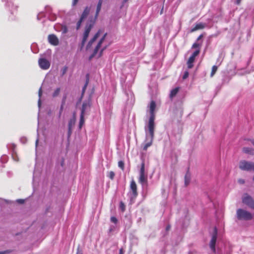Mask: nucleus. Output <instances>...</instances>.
I'll return each mask as SVG.
<instances>
[{
  "label": "nucleus",
  "instance_id": "7c9ffc66",
  "mask_svg": "<svg viewBox=\"0 0 254 254\" xmlns=\"http://www.w3.org/2000/svg\"><path fill=\"white\" fill-rule=\"evenodd\" d=\"M120 207L122 209V211H124L125 210V205L123 202H121L120 204Z\"/></svg>",
  "mask_w": 254,
  "mask_h": 254
},
{
  "label": "nucleus",
  "instance_id": "f257e3e1",
  "mask_svg": "<svg viewBox=\"0 0 254 254\" xmlns=\"http://www.w3.org/2000/svg\"><path fill=\"white\" fill-rule=\"evenodd\" d=\"M154 128L155 127H152L146 126L145 127L146 137L143 146V149L144 150H146L148 147H150L152 144L154 138Z\"/></svg>",
  "mask_w": 254,
  "mask_h": 254
},
{
  "label": "nucleus",
  "instance_id": "4be33fe9",
  "mask_svg": "<svg viewBox=\"0 0 254 254\" xmlns=\"http://www.w3.org/2000/svg\"><path fill=\"white\" fill-rule=\"evenodd\" d=\"M91 8L90 7L87 6L85 8L81 16H88L90 11Z\"/></svg>",
  "mask_w": 254,
  "mask_h": 254
},
{
  "label": "nucleus",
  "instance_id": "a19ab883",
  "mask_svg": "<svg viewBox=\"0 0 254 254\" xmlns=\"http://www.w3.org/2000/svg\"><path fill=\"white\" fill-rule=\"evenodd\" d=\"M198 46H199V45H198V44H197V43H194V44H193V45H192V47H193V48H196V47H198Z\"/></svg>",
  "mask_w": 254,
  "mask_h": 254
},
{
  "label": "nucleus",
  "instance_id": "09e8293b",
  "mask_svg": "<svg viewBox=\"0 0 254 254\" xmlns=\"http://www.w3.org/2000/svg\"><path fill=\"white\" fill-rule=\"evenodd\" d=\"M241 0H237V4H239L240 3Z\"/></svg>",
  "mask_w": 254,
  "mask_h": 254
},
{
  "label": "nucleus",
  "instance_id": "473e14b6",
  "mask_svg": "<svg viewBox=\"0 0 254 254\" xmlns=\"http://www.w3.org/2000/svg\"><path fill=\"white\" fill-rule=\"evenodd\" d=\"M111 221L115 224L117 223L118 222L117 219L115 217H111Z\"/></svg>",
  "mask_w": 254,
  "mask_h": 254
},
{
  "label": "nucleus",
  "instance_id": "f03ea898",
  "mask_svg": "<svg viewBox=\"0 0 254 254\" xmlns=\"http://www.w3.org/2000/svg\"><path fill=\"white\" fill-rule=\"evenodd\" d=\"M96 18V17H95L94 18H89L87 21V23L86 24L85 30L83 33V38L81 42L82 47L84 45L88 37L91 29L95 23Z\"/></svg>",
  "mask_w": 254,
  "mask_h": 254
},
{
  "label": "nucleus",
  "instance_id": "1a4fd4ad",
  "mask_svg": "<svg viewBox=\"0 0 254 254\" xmlns=\"http://www.w3.org/2000/svg\"><path fill=\"white\" fill-rule=\"evenodd\" d=\"M242 201L250 208L254 209V199L251 196L247 194H245L242 198Z\"/></svg>",
  "mask_w": 254,
  "mask_h": 254
},
{
  "label": "nucleus",
  "instance_id": "c756f323",
  "mask_svg": "<svg viewBox=\"0 0 254 254\" xmlns=\"http://www.w3.org/2000/svg\"><path fill=\"white\" fill-rule=\"evenodd\" d=\"M114 176H115V173H114V172L113 171H110L109 173V175H108V177L111 179H113L114 178Z\"/></svg>",
  "mask_w": 254,
  "mask_h": 254
},
{
  "label": "nucleus",
  "instance_id": "20e7f679",
  "mask_svg": "<svg viewBox=\"0 0 254 254\" xmlns=\"http://www.w3.org/2000/svg\"><path fill=\"white\" fill-rule=\"evenodd\" d=\"M236 216L238 219L240 220H250L253 219V215L250 212L243 209H238L237 210L236 212Z\"/></svg>",
  "mask_w": 254,
  "mask_h": 254
},
{
  "label": "nucleus",
  "instance_id": "dca6fc26",
  "mask_svg": "<svg viewBox=\"0 0 254 254\" xmlns=\"http://www.w3.org/2000/svg\"><path fill=\"white\" fill-rule=\"evenodd\" d=\"M206 26V24L205 23H201V22L196 23L195 24V26L190 30V32H194L195 31H196V30H198L199 29H202L204 28Z\"/></svg>",
  "mask_w": 254,
  "mask_h": 254
},
{
  "label": "nucleus",
  "instance_id": "3c124183",
  "mask_svg": "<svg viewBox=\"0 0 254 254\" xmlns=\"http://www.w3.org/2000/svg\"><path fill=\"white\" fill-rule=\"evenodd\" d=\"M166 229H167V230H169V229H170V226H168L167 227V228H166Z\"/></svg>",
  "mask_w": 254,
  "mask_h": 254
},
{
  "label": "nucleus",
  "instance_id": "c85d7f7f",
  "mask_svg": "<svg viewBox=\"0 0 254 254\" xmlns=\"http://www.w3.org/2000/svg\"><path fill=\"white\" fill-rule=\"evenodd\" d=\"M118 166L122 169V170H124V163L122 161H120L118 162Z\"/></svg>",
  "mask_w": 254,
  "mask_h": 254
},
{
  "label": "nucleus",
  "instance_id": "58836bf2",
  "mask_svg": "<svg viewBox=\"0 0 254 254\" xmlns=\"http://www.w3.org/2000/svg\"><path fill=\"white\" fill-rule=\"evenodd\" d=\"M76 254H83L82 252L79 248L77 249Z\"/></svg>",
  "mask_w": 254,
  "mask_h": 254
},
{
  "label": "nucleus",
  "instance_id": "8fccbe9b",
  "mask_svg": "<svg viewBox=\"0 0 254 254\" xmlns=\"http://www.w3.org/2000/svg\"><path fill=\"white\" fill-rule=\"evenodd\" d=\"M127 1L128 0H123V3L127 2Z\"/></svg>",
  "mask_w": 254,
  "mask_h": 254
},
{
  "label": "nucleus",
  "instance_id": "f8f14e48",
  "mask_svg": "<svg viewBox=\"0 0 254 254\" xmlns=\"http://www.w3.org/2000/svg\"><path fill=\"white\" fill-rule=\"evenodd\" d=\"M199 53V50H196L193 52L192 55L189 59L187 62V65L189 68H191L193 67V63L194 62L195 57L198 56Z\"/></svg>",
  "mask_w": 254,
  "mask_h": 254
},
{
  "label": "nucleus",
  "instance_id": "9b49d317",
  "mask_svg": "<svg viewBox=\"0 0 254 254\" xmlns=\"http://www.w3.org/2000/svg\"><path fill=\"white\" fill-rule=\"evenodd\" d=\"M38 64L40 68L43 70L48 69L50 66V62L45 58H40L38 60Z\"/></svg>",
  "mask_w": 254,
  "mask_h": 254
},
{
  "label": "nucleus",
  "instance_id": "2f4dec72",
  "mask_svg": "<svg viewBox=\"0 0 254 254\" xmlns=\"http://www.w3.org/2000/svg\"><path fill=\"white\" fill-rule=\"evenodd\" d=\"M189 72L187 71H185L183 75V79H185L187 78L189 76Z\"/></svg>",
  "mask_w": 254,
  "mask_h": 254
},
{
  "label": "nucleus",
  "instance_id": "ddd939ff",
  "mask_svg": "<svg viewBox=\"0 0 254 254\" xmlns=\"http://www.w3.org/2000/svg\"><path fill=\"white\" fill-rule=\"evenodd\" d=\"M102 32V30H99L98 32L94 36L93 38L88 42L86 47L87 50H88L92 47V45L95 44L96 42L95 41Z\"/></svg>",
  "mask_w": 254,
  "mask_h": 254
},
{
  "label": "nucleus",
  "instance_id": "4c0bfd02",
  "mask_svg": "<svg viewBox=\"0 0 254 254\" xmlns=\"http://www.w3.org/2000/svg\"><path fill=\"white\" fill-rule=\"evenodd\" d=\"M238 182L241 184H243L245 183V181L243 179H239Z\"/></svg>",
  "mask_w": 254,
  "mask_h": 254
},
{
  "label": "nucleus",
  "instance_id": "393cba45",
  "mask_svg": "<svg viewBox=\"0 0 254 254\" xmlns=\"http://www.w3.org/2000/svg\"><path fill=\"white\" fill-rule=\"evenodd\" d=\"M61 31L62 32V34H66L67 32L68 29H67V27L65 25H62Z\"/></svg>",
  "mask_w": 254,
  "mask_h": 254
},
{
  "label": "nucleus",
  "instance_id": "6ab92c4d",
  "mask_svg": "<svg viewBox=\"0 0 254 254\" xmlns=\"http://www.w3.org/2000/svg\"><path fill=\"white\" fill-rule=\"evenodd\" d=\"M243 151L244 153L250 155H254V149L251 147H244Z\"/></svg>",
  "mask_w": 254,
  "mask_h": 254
},
{
  "label": "nucleus",
  "instance_id": "a211bd4d",
  "mask_svg": "<svg viewBox=\"0 0 254 254\" xmlns=\"http://www.w3.org/2000/svg\"><path fill=\"white\" fill-rule=\"evenodd\" d=\"M89 107L90 104L89 102H84L82 104L81 114L84 115V113L86 112V110L88 109Z\"/></svg>",
  "mask_w": 254,
  "mask_h": 254
},
{
  "label": "nucleus",
  "instance_id": "7ed1b4c3",
  "mask_svg": "<svg viewBox=\"0 0 254 254\" xmlns=\"http://www.w3.org/2000/svg\"><path fill=\"white\" fill-rule=\"evenodd\" d=\"M106 36V33L104 34L102 38L100 40V41L96 44L95 48L94 50L93 53L92 55L91 56L90 59L93 58L94 56H96L98 54V52L99 50L100 52L98 56V57H100L102 55L103 52L106 49L107 47V45L102 46H101L105 39Z\"/></svg>",
  "mask_w": 254,
  "mask_h": 254
},
{
  "label": "nucleus",
  "instance_id": "a18cd8bd",
  "mask_svg": "<svg viewBox=\"0 0 254 254\" xmlns=\"http://www.w3.org/2000/svg\"><path fill=\"white\" fill-rule=\"evenodd\" d=\"M87 84H88V81H87L86 84L85 85V86H84V88H83V91H84V90H85V89L86 88V85H87Z\"/></svg>",
  "mask_w": 254,
  "mask_h": 254
},
{
  "label": "nucleus",
  "instance_id": "49530a36",
  "mask_svg": "<svg viewBox=\"0 0 254 254\" xmlns=\"http://www.w3.org/2000/svg\"><path fill=\"white\" fill-rule=\"evenodd\" d=\"M38 142V139H37L36 141V147H37Z\"/></svg>",
  "mask_w": 254,
  "mask_h": 254
},
{
  "label": "nucleus",
  "instance_id": "79ce46f5",
  "mask_svg": "<svg viewBox=\"0 0 254 254\" xmlns=\"http://www.w3.org/2000/svg\"><path fill=\"white\" fill-rule=\"evenodd\" d=\"M63 109V105H62L61 107V109H60V116L61 115V114L62 113Z\"/></svg>",
  "mask_w": 254,
  "mask_h": 254
},
{
  "label": "nucleus",
  "instance_id": "6e6552de",
  "mask_svg": "<svg viewBox=\"0 0 254 254\" xmlns=\"http://www.w3.org/2000/svg\"><path fill=\"white\" fill-rule=\"evenodd\" d=\"M217 237V230L216 227L214 228L213 232L212 234L211 239L209 242V247L211 251L214 253H216L215 244Z\"/></svg>",
  "mask_w": 254,
  "mask_h": 254
},
{
  "label": "nucleus",
  "instance_id": "412c9836",
  "mask_svg": "<svg viewBox=\"0 0 254 254\" xmlns=\"http://www.w3.org/2000/svg\"><path fill=\"white\" fill-rule=\"evenodd\" d=\"M102 2H103V0H99L98 4H97V6L95 16H98V15L99 14V12H100V11L101 10V6H102Z\"/></svg>",
  "mask_w": 254,
  "mask_h": 254
},
{
  "label": "nucleus",
  "instance_id": "bb28decb",
  "mask_svg": "<svg viewBox=\"0 0 254 254\" xmlns=\"http://www.w3.org/2000/svg\"><path fill=\"white\" fill-rule=\"evenodd\" d=\"M217 66H216V65H213L212 67V70H211V74H210V76L211 77H212L215 73V72H216L217 70Z\"/></svg>",
  "mask_w": 254,
  "mask_h": 254
},
{
  "label": "nucleus",
  "instance_id": "423d86ee",
  "mask_svg": "<svg viewBox=\"0 0 254 254\" xmlns=\"http://www.w3.org/2000/svg\"><path fill=\"white\" fill-rule=\"evenodd\" d=\"M156 108V104L155 102L153 101H152L149 105V111L150 114V117L149 119L148 123L147 126L148 127H155V114H154V110Z\"/></svg>",
  "mask_w": 254,
  "mask_h": 254
},
{
  "label": "nucleus",
  "instance_id": "0eeeda50",
  "mask_svg": "<svg viewBox=\"0 0 254 254\" xmlns=\"http://www.w3.org/2000/svg\"><path fill=\"white\" fill-rule=\"evenodd\" d=\"M239 168L244 171H254V163L242 160L239 163Z\"/></svg>",
  "mask_w": 254,
  "mask_h": 254
},
{
  "label": "nucleus",
  "instance_id": "4468645a",
  "mask_svg": "<svg viewBox=\"0 0 254 254\" xmlns=\"http://www.w3.org/2000/svg\"><path fill=\"white\" fill-rule=\"evenodd\" d=\"M48 41L50 44L54 46L58 45L59 44V41L58 37L54 34H51L49 35Z\"/></svg>",
  "mask_w": 254,
  "mask_h": 254
},
{
  "label": "nucleus",
  "instance_id": "37998d69",
  "mask_svg": "<svg viewBox=\"0 0 254 254\" xmlns=\"http://www.w3.org/2000/svg\"><path fill=\"white\" fill-rule=\"evenodd\" d=\"M202 37V35H200V36L197 38V40H200Z\"/></svg>",
  "mask_w": 254,
  "mask_h": 254
},
{
  "label": "nucleus",
  "instance_id": "c9c22d12",
  "mask_svg": "<svg viewBox=\"0 0 254 254\" xmlns=\"http://www.w3.org/2000/svg\"><path fill=\"white\" fill-rule=\"evenodd\" d=\"M5 203L4 200L0 198V206H2L3 204Z\"/></svg>",
  "mask_w": 254,
  "mask_h": 254
},
{
  "label": "nucleus",
  "instance_id": "5701e85b",
  "mask_svg": "<svg viewBox=\"0 0 254 254\" xmlns=\"http://www.w3.org/2000/svg\"><path fill=\"white\" fill-rule=\"evenodd\" d=\"M185 180V185L187 186L189 184L190 180V175L188 173L186 175Z\"/></svg>",
  "mask_w": 254,
  "mask_h": 254
},
{
  "label": "nucleus",
  "instance_id": "39448f33",
  "mask_svg": "<svg viewBox=\"0 0 254 254\" xmlns=\"http://www.w3.org/2000/svg\"><path fill=\"white\" fill-rule=\"evenodd\" d=\"M138 182L143 187L147 184V175L145 172V164L144 162L141 163L139 173Z\"/></svg>",
  "mask_w": 254,
  "mask_h": 254
},
{
  "label": "nucleus",
  "instance_id": "2eb2a0df",
  "mask_svg": "<svg viewBox=\"0 0 254 254\" xmlns=\"http://www.w3.org/2000/svg\"><path fill=\"white\" fill-rule=\"evenodd\" d=\"M95 17H80V19L76 23V29H78L81 25V24L83 22H86L87 23V21L89 18H94Z\"/></svg>",
  "mask_w": 254,
  "mask_h": 254
},
{
  "label": "nucleus",
  "instance_id": "cd10ccee",
  "mask_svg": "<svg viewBox=\"0 0 254 254\" xmlns=\"http://www.w3.org/2000/svg\"><path fill=\"white\" fill-rule=\"evenodd\" d=\"M61 91L60 88H57L53 94V97H55L59 95Z\"/></svg>",
  "mask_w": 254,
  "mask_h": 254
},
{
  "label": "nucleus",
  "instance_id": "e433bc0d",
  "mask_svg": "<svg viewBox=\"0 0 254 254\" xmlns=\"http://www.w3.org/2000/svg\"><path fill=\"white\" fill-rule=\"evenodd\" d=\"M78 1V0H73L72 3V5L75 6L77 3Z\"/></svg>",
  "mask_w": 254,
  "mask_h": 254
},
{
  "label": "nucleus",
  "instance_id": "f3484780",
  "mask_svg": "<svg viewBox=\"0 0 254 254\" xmlns=\"http://www.w3.org/2000/svg\"><path fill=\"white\" fill-rule=\"evenodd\" d=\"M75 123V117H73L72 119H71L68 122V136H69L71 134L72 128L74 126Z\"/></svg>",
  "mask_w": 254,
  "mask_h": 254
},
{
  "label": "nucleus",
  "instance_id": "de8ad7c7",
  "mask_svg": "<svg viewBox=\"0 0 254 254\" xmlns=\"http://www.w3.org/2000/svg\"><path fill=\"white\" fill-rule=\"evenodd\" d=\"M251 142L253 144V145L254 146V139L251 140Z\"/></svg>",
  "mask_w": 254,
  "mask_h": 254
},
{
  "label": "nucleus",
  "instance_id": "a878e982",
  "mask_svg": "<svg viewBox=\"0 0 254 254\" xmlns=\"http://www.w3.org/2000/svg\"><path fill=\"white\" fill-rule=\"evenodd\" d=\"M42 88H40L39 90V93H38V95H39V100H38V107L39 108L41 106V99H40V98L42 96Z\"/></svg>",
  "mask_w": 254,
  "mask_h": 254
},
{
  "label": "nucleus",
  "instance_id": "9d476101",
  "mask_svg": "<svg viewBox=\"0 0 254 254\" xmlns=\"http://www.w3.org/2000/svg\"><path fill=\"white\" fill-rule=\"evenodd\" d=\"M130 195L131 199L135 198L137 195V186L134 180H132L130 182Z\"/></svg>",
  "mask_w": 254,
  "mask_h": 254
},
{
  "label": "nucleus",
  "instance_id": "72a5a7b5",
  "mask_svg": "<svg viewBox=\"0 0 254 254\" xmlns=\"http://www.w3.org/2000/svg\"><path fill=\"white\" fill-rule=\"evenodd\" d=\"M67 67L65 66L61 70L62 71V75H64L66 72L67 71Z\"/></svg>",
  "mask_w": 254,
  "mask_h": 254
},
{
  "label": "nucleus",
  "instance_id": "b1692460",
  "mask_svg": "<svg viewBox=\"0 0 254 254\" xmlns=\"http://www.w3.org/2000/svg\"><path fill=\"white\" fill-rule=\"evenodd\" d=\"M84 115H80V121H79V127L80 128L82 127V126L84 124Z\"/></svg>",
  "mask_w": 254,
  "mask_h": 254
},
{
  "label": "nucleus",
  "instance_id": "aec40b11",
  "mask_svg": "<svg viewBox=\"0 0 254 254\" xmlns=\"http://www.w3.org/2000/svg\"><path fill=\"white\" fill-rule=\"evenodd\" d=\"M179 90V87H176L173 89H172L171 91L170 94V97L171 98H173L174 97H175L176 94L178 93Z\"/></svg>",
  "mask_w": 254,
  "mask_h": 254
},
{
  "label": "nucleus",
  "instance_id": "c03bdc74",
  "mask_svg": "<svg viewBox=\"0 0 254 254\" xmlns=\"http://www.w3.org/2000/svg\"><path fill=\"white\" fill-rule=\"evenodd\" d=\"M124 254V253H123V250H122V249H121V250H120V254Z\"/></svg>",
  "mask_w": 254,
  "mask_h": 254
},
{
  "label": "nucleus",
  "instance_id": "ea45409f",
  "mask_svg": "<svg viewBox=\"0 0 254 254\" xmlns=\"http://www.w3.org/2000/svg\"><path fill=\"white\" fill-rule=\"evenodd\" d=\"M24 200L23 199H17V202L20 203H23L24 202Z\"/></svg>",
  "mask_w": 254,
  "mask_h": 254
},
{
  "label": "nucleus",
  "instance_id": "f704fd0d",
  "mask_svg": "<svg viewBox=\"0 0 254 254\" xmlns=\"http://www.w3.org/2000/svg\"><path fill=\"white\" fill-rule=\"evenodd\" d=\"M11 252V250H6L4 251L0 252V254H6Z\"/></svg>",
  "mask_w": 254,
  "mask_h": 254
}]
</instances>
